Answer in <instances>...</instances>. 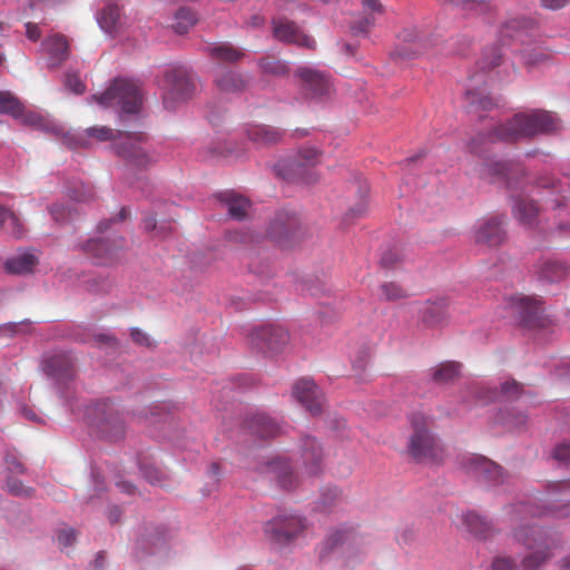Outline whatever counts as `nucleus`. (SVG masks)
<instances>
[{"label":"nucleus","mask_w":570,"mask_h":570,"mask_svg":"<svg viewBox=\"0 0 570 570\" xmlns=\"http://www.w3.org/2000/svg\"><path fill=\"white\" fill-rule=\"evenodd\" d=\"M217 87L224 92L240 91L246 87V79L234 71H225L216 79Z\"/></svg>","instance_id":"37"},{"label":"nucleus","mask_w":570,"mask_h":570,"mask_svg":"<svg viewBox=\"0 0 570 570\" xmlns=\"http://www.w3.org/2000/svg\"><path fill=\"white\" fill-rule=\"evenodd\" d=\"M6 463H7L8 470L11 473L20 474V473L24 472L23 464L16 456L8 455L6 458Z\"/></svg>","instance_id":"58"},{"label":"nucleus","mask_w":570,"mask_h":570,"mask_svg":"<svg viewBox=\"0 0 570 570\" xmlns=\"http://www.w3.org/2000/svg\"><path fill=\"white\" fill-rule=\"evenodd\" d=\"M89 137H92L99 141L111 140L114 136V130L106 126H95L90 127L86 130Z\"/></svg>","instance_id":"48"},{"label":"nucleus","mask_w":570,"mask_h":570,"mask_svg":"<svg viewBox=\"0 0 570 570\" xmlns=\"http://www.w3.org/2000/svg\"><path fill=\"white\" fill-rule=\"evenodd\" d=\"M301 469L308 475H316L322 471L324 452L322 445L315 438L305 436L299 443Z\"/></svg>","instance_id":"15"},{"label":"nucleus","mask_w":570,"mask_h":570,"mask_svg":"<svg viewBox=\"0 0 570 570\" xmlns=\"http://www.w3.org/2000/svg\"><path fill=\"white\" fill-rule=\"evenodd\" d=\"M87 420L92 433L109 442L124 439L126 422L115 404L101 401L87 409Z\"/></svg>","instance_id":"2"},{"label":"nucleus","mask_w":570,"mask_h":570,"mask_svg":"<svg viewBox=\"0 0 570 570\" xmlns=\"http://www.w3.org/2000/svg\"><path fill=\"white\" fill-rule=\"evenodd\" d=\"M196 14L193 10L181 8L175 16V23L173 24L174 30L184 35L196 23Z\"/></svg>","instance_id":"42"},{"label":"nucleus","mask_w":570,"mask_h":570,"mask_svg":"<svg viewBox=\"0 0 570 570\" xmlns=\"http://www.w3.org/2000/svg\"><path fill=\"white\" fill-rule=\"evenodd\" d=\"M521 57L527 66H533L547 60L550 55L546 49L532 48L523 50Z\"/></svg>","instance_id":"44"},{"label":"nucleus","mask_w":570,"mask_h":570,"mask_svg":"<svg viewBox=\"0 0 570 570\" xmlns=\"http://www.w3.org/2000/svg\"><path fill=\"white\" fill-rule=\"evenodd\" d=\"M413 429L409 438L407 452L417 462H439L443 458V448L430 430L428 419L423 414H414L411 419Z\"/></svg>","instance_id":"3"},{"label":"nucleus","mask_w":570,"mask_h":570,"mask_svg":"<svg viewBox=\"0 0 570 570\" xmlns=\"http://www.w3.org/2000/svg\"><path fill=\"white\" fill-rule=\"evenodd\" d=\"M43 371L58 383H66L75 377L73 360L67 353L51 355L45 360Z\"/></svg>","instance_id":"19"},{"label":"nucleus","mask_w":570,"mask_h":570,"mask_svg":"<svg viewBox=\"0 0 570 570\" xmlns=\"http://www.w3.org/2000/svg\"><path fill=\"white\" fill-rule=\"evenodd\" d=\"M466 100L470 102L471 106H475V109H482L488 110L491 109L493 106V102L491 98L487 96H480L478 92L468 90L465 92Z\"/></svg>","instance_id":"46"},{"label":"nucleus","mask_w":570,"mask_h":570,"mask_svg":"<svg viewBox=\"0 0 570 570\" xmlns=\"http://www.w3.org/2000/svg\"><path fill=\"white\" fill-rule=\"evenodd\" d=\"M532 27V22L527 18H513L507 21L501 30L500 35L505 45V39L519 40L523 42L524 37L528 36V30Z\"/></svg>","instance_id":"27"},{"label":"nucleus","mask_w":570,"mask_h":570,"mask_svg":"<svg viewBox=\"0 0 570 570\" xmlns=\"http://www.w3.org/2000/svg\"><path fill=\"white\" fill-rule=\"evenodd\" d=\"M463 522L466 530L475 538L488 539L493 533L491 523L475 512L465 513Z\"/></svg>","instance_id":"28"},{"label":"nucleus","mask_w":570,"mask_h":570,"mask_svg":"<svg viewBox=\"0 0 570 570\" xmlns=\"http://www.w3.org/2000/svg\"><path fill=\"white\" fill-rule=\"evenodd\" d=\"M295 75L299 78L303 91L307 97L322 99L330 96L332 83L324 72L309 67H299Z\"/></svg>","instance_id":"12"},{"label":"nucleus","mask_w":570,"mask_h":570,"mask_svg":"<svg viewBox=\"0 0 570 570\" xmlns=\"http://www.w3.org/2000/svg\"><path fill=\"white\" fill-rule=\"evenodd\" d=\"M165 79L168 86L163 97L166 109H175L179 102L191 98L196 90L194 78L185 68L176 67L167 70Z\"/></svg>","instance_id":"6"},{"label":"nucleus","mask_w":570,"mask_h":570,"mask_svg":"<svg viewBox=\"0 0 570 570\" xmlns=\"http://www.w3.org/2000/svg\"><path fill=\"white\" fill-rule=\"evenodd\" d=\"M422 322L426 326H439L446 320V313L439 304H431L424 307L422 312Z\"/></svg>","instance_id":"43"},{"label":"nucleus","mask_w":570,"mask_h":570,"mask_svg":"<svg viewBox=\"0 0 570 570\" xmlns=\"http://www.w3.org/2000/svg\"><path fill=\"white\" fill-rule=\"evenodd\" d=\"M521 391H522V386L518 382L512 380V381L504 382L501 385V390L499 392L495 390L489 391V395L482 394V395H479V397L482 400H487V401H497V400H503V399L512 400V399L518 397L521 394Z\"/></svg>","instance_id":"36"},{"label":"nucleus","mask_w":570,"mask_h":570,"mask_svg":"<svg viewBox=\"0 0 570 570\" xmlns=\"http://www.w3.org/2000/svg\"><path fill=\"white\" fill-rule=\"evenodd\" d=\"M347 532L345 531H341V530H337L335 532H333L325 541V547L327 549H333L335 548L337 544H340L341 542L344 541L345 538H347Z\"/></svg>","instance_id":"55"},{"label":"nucleus","mask_w":570,"mask_h":570,"mask_svg":"<svg viewBox=\"0 0 570 570\" xmlns=\"http://www.w3.org/2000/svg\"><path fill=\"white\" fill-rule=\"evenodd\" d=\"M320 161V153L315 148H303L299 150L297 159L293 164V170L297 175H303L305 168L314 167Z\"/></svg>","instance_id":"38"},{"label":"nucleus","mask_w":570,"mask_h":570,"mask_svg":"<svg viewBox=\"0 0 570 570\" xmlns=\"http://www.w3.org/2000/svg\"><path fill=\"white\" fill-rule=\"evenodd\" d=\"M76 541V531L71 528L63 529L58 533V542L61 547L67 548Z\"/></svg>","instance_id":"52"},{"label":"nucleus","mask_w":570,"mask_h":570,"mask_svg":"<svg viewBox=\"0 0 570 570\" xmlns=\"http://www.w3.org/2000/svg\"><path fill=\"white\" fill-rule=\"evenodd\" d=\"M144 228L147 232H157L158 234H163L166 230V226L164 224L158 226L154 216H149L144 219Z\"/></svg>","instance_id":"57"},{"label":"nucleus","mask_w":570,"mask_h":570,"mask_svg":"<svg viewBox=\"0 0 570 570\" xmlns=\"http://www.w3.org/2000/svg\"><path fill=\"white\" fill-rule=\"evenodd\" d=\"M51 216L56 222H65L66 219L70 218L71 212L61 206V205H55L50 209Z\"/></svg>","instance_id":"54"},{"label":"nucleus","mask_w":570,"mask_h":570,"mask_svg":"<svg viewBox=\"0 0 570 570\" xmlns=\"http://www.w3.org/2000/svg\"><path fill=\"white\" fill-rule=\"evenodd\" d=\"M92 100L102 107L119 106L125 114H137L142 106V91L140 86L129 79H116L110 87L100 95H94Z\"/></svg>","instance_id":"4"},{"label":"nucleus","mask_w":570,"mask_h":570,"mask_svg":"<svg viewBox=\"0 0 570 570\" xmlns=\"http://www.w3.org/2000/svg\"><path fill=\"white\" fill-rule=\"evenodd\" d=\"M7 489L10 493L14 495H30L31 489L23 485V483L19 480L9 478L7 481Z\"/></svg>","instance_id":"50"},{"label":"nucleus","mask_w":570,"mask_h":570,"mask_svg":"<svg viewBox=\"0 0 570 570\" xmlns=\"http://www.w3.org/2000/svg\"><path fill=\"white\" fill-rule=\"evenodd\" d=\"M245 428L249 433L261 439H269L276 436L281 428L278 424L267 416L265 413H254L245 420Z\"/></svg>","instance_id":"24"},{"label":"nucleus","mask_w":570,"mask_h":570,"mask_svg":"<svg viewBox=\"0 0 570 570\" xmlns=\"http://www.w3.org/2000/svg\"><path fill=\"white\" fill-rule=\"evenodd\" d=\"M461 465L468 474L490 484L503 482L502 468L482 455L469 454L462 458Z\"/></svg>","instance_id":"10"},{"label":"nucleus","mask_w":570,"mask_h":570,"mask_svg":"<svg viewBox=\"0 0 570 570\" xmlns=\"http://www.w3.org/2000/svg\"><path fill=\"white\" fill-rule=\"evenodd\" d=\"M130 336H131L132 341L138 345H141V346H150L151 345L148 335L139 328H132L130 332Z\"/></svg>","instance_id":"56"},{"label":"nucleus","mask_w":570,"mask_h":570,"mask_svg":"<svg viewBox=\"0 0 570 570\" xmlns=\"http://www.w3.org/2000/svg\"><path fill=\"white\" fill-rule=\"evenodd\" d=\"M535 274L539 279L547 283H557L567 275V267L553 259H542L535 265Z\"/></svg>","instance_id":"26"},{"label":"nucleus","mask_w":570,"mask_h":570,"mask_svg":"<svg viewBox=\"0 0 570 570\" xmlns=\"http://www.w3.org/2000/svg\"><path fill=\"white\" fill-rule=\"evenodd\" d=\"M120 19V9L116 4L106 6L98 18L100 27L108 33L116 30Z\"/></svg>","instance_id":"39"},{"label":"nucleus","mask_w":570,"mask_h":570,"mask_svg":"<svg viewBox=\"0 0 570 570\" xmlns=\"http://www.w3.org/2000/svg\"><path fill=\"white\" fill-rule=\"evenodd\" d=\"M42 48L48 55V63L52 68L60 66L69 58V42L62 35L55 33L47 37L42 42Z\"/></svg>","instance_id":"21"},{"label":"nucleus","mask_w":570,"mask_h":570,"mask_svg":"<svg viewBox=\"0 0 570 570\" xmlns=\"http://www.w3.org/2000/svg\"><path fill=\"white\" fill-rule=\"evenodd\" d=\"M26 35L29 40L38 41L41 37V32H40L38 24L28 22L26 24Z\"/></svg>","instance_id":"60"},{"label":"nucleus","mask_w":570,"mask_h":570,"mask_svg":"<svg viewBox=\"0 0 570 570\" xmlns=\"http://www.w3.org/2000/svg\"><path fill=\"white\" fill-rule=\"evenodd\" d=\"M461 372V364L449 361L441 363L432 370V380L439 384H445L456 380Z\"/></svg>","instance_id":"32"},{"label":"nucleus","mask_w":570,"mask_h":570,"mask_svg":"<svg viewBox=\"0 0 570 570\" xmlns=\"http://www.w3.org/2000/svg\"><path fill=\"white\" fill-rule=\"evenodd\" d=\"M219 475H220V465L217 462H213L209 465L208 470V478L210 479L212 485H217L219 482Z\"/></svg>","instance_id":"61"},{"label":"nucleus","mask_w":570,"mask_h":570,"mask_svg":"<svg viewBox=\"0 0 570 570\" xmlns=\"http://www.w3.org/2000/svg\"><path fill=\"white\" fill-rule=\"evenodd\" d=\"M144 140L145 136L142 134L126 132L116 145L117 154L124 158L128 165L138 169H145L155 160L142 147Z\"/></svg>","instance_id":"7"},{"label":"nucleus","mask_w":570,"mask_h":570,"mask_svg":"<svg viewBox=\"0 0 570 570\" xmlns=\"http://www.w3.org/2000/svg\"><path fill=\"white\" fill-rule=\"evenodd\" d=\"M525 421H527V416L523 415L522 413H519V414L508 419L507 424H509L512 428H520V426L524 425Z\"/></svg>","instance_id":"64"},{"label":"nucleus","mask_w":570,"mask_h":570,"mask_svg":"<svg viewBox=\"0 0 570 570\" xmlns=\"http://www.w3.org/2000/svg\"><path fill=\"white\" fill-rule=\"evenodd\" d=\"M246 136L256 148H266L279 142L283 131L267 125H249L246 128Z\"/></svg>","instance_id":"23"},{"label":"nucleus","mask_w":570,"mask_h":570,"mask_svg":"<svg viewBox=\"0 0 570 570\" xmlns=\"http://www.w3.org/2000/svg\"><path fill=\"white\" fill-rule=\"evenodd\" d=\"M36 264V257L32 254L24 253L9 258L4 266L9 273L26 274L31 272Z\"/></svg>","instance_id":"35"},{"label":"nucleus","mask_w":570,"mask_h":570,"mask_svg":"<svg viewBox=\"0 0 570 570\" xmlns=\"http://www.w3.org/2000/svg\"><path fill=\"white\" fill-rule=\"evenodd\" d=\"M304 528L305 524L302 518L283 514L268 522L265 531L274 543L283 546L296 538Z\"/></svg>","instance_id":"9"},{"label":"nucleus","mask_w":570,"mask_h":570,"mask_svg":"<svg viewBox=\"0 0 570 570\" xmlns=\"http://www.w3.org/2000/svg\"><path fill=\"white\" fill-rule=\"evenodd\" d=\"M397 262V255L393 250H387L382 255L381 264L384 267L391 268Z\"/></svg>","instance_id":"62"},{"label":"nucleus","mask_w":570,"mask_h":570,"mask_svg":"<svg viewBox=\"0 0 570 570\" xmlns=\"http://www.w3.org/2000/svg\"><path fill=\"white\" fill-rule=\"evenodd\" d=\"M514 564L509 558H497L492 562L491 570H513Z\"/></svg>","instance_id":"59"},{"label":"nucleus","mask_w":570,"mask_h":570,"mask_svg":"<svg viewBox=\"0 0 570 570\" xmlns=\"http://www.w3.org/2000/svg\"><path fill=\"white\" fill-rule=\"evenodd\" d=\"M216 199L223 208H226L232 218L243 219L246 217L249 202L245 197L233 190H225L218 193Z\"/></svg>","instance_id":"25"},{"label":"nucleus","mask_w":570,"mask_h":570,"mask_svg":"<svg viewBox=\"0 0 570 570\" xmlns=\"http://www.w3.org/2000/svg\"><path fill=\"white\" fill-rule=\"evenodd\" d=\"M287 331L281 326L265 325L252 333L253 343L265 352L276 353L288 342Z\"/></svg>","instance_id":"14"},{"label":"nucleus","mask_w":570,"mask_h":570,"mask_svg":"<svg viewBox=\"0 0 570 570\" xmlns=\"http://www.w3.org/2000/svg\"><path fill=\"white\" fill-rule=\"evenodd\" d=\"M0 230L20 238L24 234V228L17 215L9 208L0 206Z\"/></svg>","instance_id":"30"},{"label":"nucleus","mask_w":570,"mask_h":570,"mask_svg":"<svg viewBox=\"0 0 570 570\" xmlns=\"http://www.w3.org/2000/svg\"><path fill=\"white\" fill-rule=\"evenodd\" d=\"M141 473L144 478L150 483V484H158L161 485L163 481L165 480L164 473L156 466L148 464L142 465L140 468Z\"/></svg>","instance_id":"47"},{"label":"nucleus","mask_w":570,"mask_h":570,"mask_svg":"<svg viewBox=\"0 0 570 570\" xmlns=\"http://www.w3.org/2000/svg\"><path fill=\"white\" fill-rule=\"evenodd\" d=\"M553 458L564 464H570V443H562L553 451Z\"/></svg>","instance_id":"51"},{"label":"nucleus","mask_w":570,"mask_h":570,"mask_svg":"<svg viewBox=\"0 0 570 570\" xmlns=\"http://www.w3.org/2000/svg\"><path fill=\"white\" fill-rule=\"evenodd\" d=\"M341 500V492L337 489H328L323 494V509H328Z\"/></svg>","instance_id":"53"},{"label":"nucleus","mask_w":570,"mask_h":570,"mask_svg":"<svg viewBox=\"0 0 570 570\" xmlns=\"http://www.w3.org/2000/svg\"><path fill=\"white\" fill-rule=\"evenodd\" d=\"M514 537L529 550H532L522 560L525 570H535L551 557L549 538L534 523L520 525L515 530Z\"/></svg>","instance_id":"5"},{"label":"nucleus","mask_w":570,"mask_h":570,"mask_svg":"<svg viewBox=\"0 0 570 570\" xmlns=\"http://www.w3.org/2000/svg\"><path fill=\"white\" fill-rule=\"evenodd\" d=\"M267 472L272 473L285 490H293L298 484V478L286 458L276 456L272 459L267 463Z\"/></svg>","instance_id":"22"},{"label":"nucleus","mask_w":570,"mask_h":570,"mask_svg":"<svg viewBox=\"0 0 570 570\" xmlns=\"http://www.w3.org/2000/svg\"><path fill=\"white\" fill-rule=\"evenodd\" d=\"M560 129L559 119L546 110H532L514 115L507 124L497 126L491 132L473 139L471 149L479 153V144L495 141H518L539 134H549Z\"/></svg>","instance_id":"1"},{"label":"nucleus","mask_w":570,"mask_h":570,"mask_svg":"<svg viewBox=\"0 0 570 570\" xmlns=\"http://www.w3.org/2000/svg\"><path fill=\"white\" fill-rule=\"evenodd\" d=\"M0 230L20 238L24 234V228L17 215L9 208L0 206Z\"/></svg>","instance_id":"29"},{"label":"nucleus","mask_w":570,"mask_h":570,"mask_svg":"<svg viewBox=\"0 0 570 570\" xmlns=\"http://www.w3.org/2000/svg\"><path fill=\"white\" fill-rule=\"evenodd\" d=\"M539 209L535 203L525 198L517 199L513 206V214L519 219V222L523 225L531 226L537 216Z\"/></svg>","instance_id":"31"},{"label":"nucleus","mask_w":570,"mask_h":570,"mask_svg":"<svg viewBox=\"0 0 570 570\" xmlns=\"http://www.w3.org/2000/svg\"><path fill=\"white\" fill-rule=\"evenodd\" d=\"M544 8L550 10H558L570 3V0H541Z\"/></svg>","instance_id":"63"},{"label":"nucleus","mask_w":570,"mask_h":570,"mask_svg":"<svg viewBox=\"0 0 570 570\" xmlns=\"http://www.w3.org/2000/svg\"><path fill=\"white\" fill-rule=\"evenodd\" d=\"M380 289L382 292L383 298L386 301H397L406 296L405 291L393 282L383 283L380 286Z\"/></svg>","instance_id":"45"},{"label":"nucleus","mask_w":570,"mask_h":570,"mask_svg":"<svg viewBox=\"0 0 570 570\" xmlns=\"http://www.w3.org/2000/svg\"><path fill=\"white\" fill-rule=\"evenodd\" d=\"M293 395L312 415L322 412L323 394L311 380L302 379L293 387Z\"/></svg>","instance_id":"16"},{"label":"nucleus","mask_w":570,"mask_h":570,"mask_svg":"<svg viewBox=\"0 0 570 570\" xmlns=\"http://www.w3.org/2000/svg\"><path fill=\"white\" fill-rule=\"evenodd\" d=\"M65 83L70 91H72L77 95H81L85 92V89H86L85 83L75 73H67Z\"/></svg>","instance_id":"49"},{"label":"nucleus","mask_w":570,"mask_h":570,"mask_svg":"<svg viewBox=\"0 0 570 570\" xmlns=\"http://www.w3.org/2000/svg\"><path fill=\"white\" fill-rule=\"evenodd\" d=\"M122 243L124 240L120 239V244L111 245L109 240L91 239L82 246V250L90 255L96 264L110 265L121 258Z\"/></svg>","instance_id":"17"},{"label":"nucleus","mask_w":570,"mask_h":570,"mask_svg":"<svg viewBox=\"0 0 570 570\" xmlns=\"http://www.w3.org/2000/svg\"><path fill=\"white\" fill-rule=\"evenodd\" d=\"M273 36L278 41L296 45L307 49L315 48V40L305 35L299 27L287 19L273 20Z\"/></svg>","instance_id":"13"},{"label":"nucleus","mask_w":570,"mask_h":570,"mask_svg":"<svg viewBox=\"0 0 570 570\" xmlns=\"http://www.w3.org/2000/svg\"><path fill=\"white\" fill-rule=\"evenodd\" d=\"M210 56L214 59L236 62L244 57V52L228 43H222L210 49Z\"/></svg>","instance_id":"40"},{"label":"nucleus","mask_w":570,"mask_h":570,"mask_svg":"<svg viewBox=\"0 0 570 570\" xmlns=\"http://www.w3.org/2000/svg\"><path fill=\"white\" fill-rule=\"evenodd\" d=\"M521 171V167L517 163L490 160L482 166L481 177L492 183H504L511 185L515 175Z\"/></svg>","instance_id":"20"},{"label":"nucleus","mask_w":570,"mask_h":570,"mask_svg":"<svg viewBox=\"0 0 570 570\" xmlns=\"http://www.w3.org/2000/svg\"><path fill=\"white\" fill-rule=\"evenodd\" d=\"M0 114H8L18 118L23 114V106L10 92L0 91Z\"/></svg>","instance_id":"41"},{"label":"nucleus","mask_w":570,"mask_h":570,"mask_svg":"<svg viewBox=\"0 0 570 570\" xmlns=\"http://www.w3.org/2000/svg\"><path fill=\"white\" fill-rule=\"evenodd\" d=\"M503 223L501 216H491L480 222L475 230V242L489 247L501 245L505 239Z\"/></svg>","instance_id":"18"},{"label":"nucleus","mask_w":570,"mask_h":570,"mask_svg":"<svg viewBox=\"0 0 570 570\" xmlns=\"http://www.w3.org/2000/svg\"><path fill=\"white\" fill-rule=\"evenodd\" d=\"M362 6L365 17L353 26V30L356 32H366L374 24V16L381 14L383 11L379 0H362Z\"/></svg>","instance_id":"33"},{"label":"nucleus","mask_w":570,"mask_h":570,"mask_svg":"<svg viewBox=\"0 0 570 570\" xmlns=\"http://www.w3.org/2000/svg\"><path fill=\"white\" fill-rule=\"evenodd\" d=\"M267 236L282 247L291 246L299 236V220L289 213H279L271 222Z\"/></svg>","instance_id":"11"},{"label":"nucleus","mask_w":570,"mask_h":570,"mask_svg":"<svg viewBox=\"0 0 570 570\" xmlns=\"http://www.w3.org/2000/svg\"><path fill=\"white\" fill-rule=\"evenodd\" d=\"M509 307L515 317L527 327H541L544 325L541 316V301L533 296L518 294L508 299Z\"/></svg>","instance_id":"8"},{"label":"nucleus","mask_w":570,"mask_h":570,"mask_svg":"<svg viewBox=\"0 0 570 570\" xmlns=\"http://www.w3.org/2000/svg\"><path fill=\"white\" fill-rule=\"evenodd\" d=\"M258 67L263 73L273 77H284L289 72L287 62L274 56L262 57L258 60Z\"/></svg>","instance_id":"34"}]
</instances>
